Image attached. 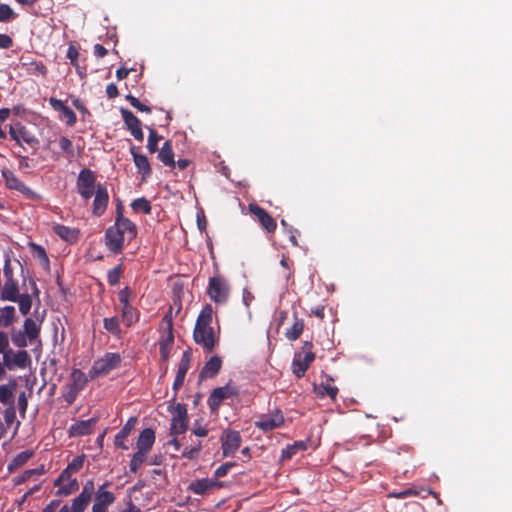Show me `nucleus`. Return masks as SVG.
Returning <instances> with one entry per match:
<instances>
[{"instance_id": "1", "label": "nucleus", "mask_w": 512, "mask_h": 512, "mask_svg": "<svg viewBox=\"0 0 512 512\" xmlns=\"http://www.w3.org/2000/svg\"><path fill=\"white\" fill-rule=\"evenodd\" d=\"M136 226L123 215L116 217L115 224L109 227L105 233V244L113 253H120L124 242L136 237Z\"/></svg>"}, {"instance_id": "2", "label": "nucleus", "mask_w": 512, "mask_h": 512, "mask_svg": "<svg viewBox=\"0 0 512 512\" xmlns=\"http://www.w3.org/2000/svg\"><path fill=\"white\" fill-rule=\"evenodd\" d=\"M212 320L213 308L211 305H206L198 315L193 331L195 342L201 345L207 352H211L217 342V337L211 326Z\"/></svg>"}, {"instance_id": "3", "label": "nucleus", "mask_w": 512, "mask_h": 512, "mask_svg": "<svg viewBox=\"0 0 512 512\" xmlns=\"http://www.w3.org/2000/svg\"><path fill=\"white\" fill-rule=\"evenodd\" d=\"M315 355L312 351V344L304 342L301 350L295 354L292 362V371L296 377L301 378L314 361Z\"/></svg>"}, {"instance_id": "4", "label": "nucleus", "mask_w": 512, "mask_h": 512, "mask_svg": "<svg viewBox=\"0 0 512 512\" xmlns=\"http://www.w3.org/2000/svg\"><path fill=\"white\" fill-rule=\"evenodd\" d=\"M160 327L163 332L159 341L160 355L163 361H167L174 343L173 322L170 312L164 316Z\"/></svg>"}, {"instance_id": "5", "label": "nucleus", "mask_w": 512, "mask_h": 512, "mask_svg": "<svg viewBox=\"0 0 512 512\" xmlns=\"http://www.w3.org/2000/svg\"><path fill=\"white\" fill-rule=\"evenodd\" d=\"M87 383L86 375L79 369H74L71 373V381L66 385L63 391V398L68 404H72L78 394L84 389Z\"/></svg>"}, {"instance_id": "6", "label": "nucleus", "mask_w": 512, "mask_h": 512, "mask_svg": "<svg viewBox=\"0 0 512 512\" xmlns=\"http://www.w3.org/2000/svg\"><path fill=\"white\" fill-rule=\"evenodd\" d=\"M172 415L170 432L173 436L183 434L188 428L187 409L185 405L176 403L170 406Z\"/></svg>"}, {"instance_id": "7", "label": "nucleus", "mask_w": 512, "mask_h": 512, "mask_svg": "<svg viewBox=\"0 0 512 512\" xmlns=\"http://www.w3.org/2000/svg\"><path fill=\"white\" fill-rule=\"evenodd\" d=\"M121 357L118 353H106L96 360L90 370L91 377L107 375L110 371L119 366Z\"/></svg>"}, {"instance_id": "8", "label": "nucleus", "mask_w": 512, "mask_h": 512, "mask_svg": "<svg viewBox=\"0 0 512 512\" xmlns=\"http://www.w3.org/2000/svg\"><path fill=\"white\" fill-rule=\"evenodd\" d=\"M230 288L225 279L216 276L209 280L207 293L210 299L216 303H224L229 296Z\"/></svg>"}, {"instance_id": "9", "label": "nucleus", "mask_w": 512, "mask_h": 512, "mask_svg": "<svg viewBox=\"0 0 512 512\" xmlns=\"http://www.w3.org/2000/svg\"><path fill=\"white\" fill-rule=\"evenodd\" d=\"M95 183L96 177L91 170H81L77 179V190L81 197H83L85 200L90 199L97 188Z\"/></svg>"}, {"instance_id": "10", "label": "nucleus", "mask_w": 512, "mask_h": 512, "mask_svg": "<svg viewBox=\"0 0 512 512\" xmlns=\"http://www.w3.org/2000/svg\"><path fill=\"white\" fill-rule=\"evenodd\" d=\"M220 440L224 457L234 455L242 442L239 432L234 430H225L222 433Z\"/></svg>"}, {"instance_id": "11", "label": "nucleus", "mask_w": 512, "mask_h": 512, "mask_svg": "<svg viewBox=\"0 0 512 512\" xmlns=\"http://www.w3.org/2000/svg\"><path fill=\"white\" fill-rule=\"evenodd\" d=\"M93 493L94 483L92 480L87 481L83 486L81 493L72 500L69 512H84L91 501Z\"/></svg>"}, {"instance_id": "12", "label": "nucleus", "mask_w": 512, "mask_h": 512, "mask_svg": "<svg viewBox=\"0 0 512 512\" xmlns=\"http://www.w3.org/2000/svg\"><path fill=\"white\" fill-rule=\"evenodd\" d=\"M55 486L58 487L57 495L68 496L76 492L79 488V484L76 478L73 477L72 473L63 470L57 480Z\"/></svg>"}, {"instance_id": "13", "label": "nucleus", "mask_w": 512, "mask_h": 512, "mask_svg": "<svg viewBox=\"0 0 512 512\" xmlns=\"http://www.w3.org/2000/svg\"><path fill=\"white\" fill-rule=\"evenodd\" d=\"M2 176L8 188L14 189L30 199L37 197V194L33 192L29 187H27L22 181H20L11 170L3 169Z\"/></svg>"}, {"instance_id": "14", "label": "nucleus", "mask_w": 512, "mask_h": 512, "mask_svg": "<svg viewBox=\"0 0 512 512\" xmlns=\"http://www.w3.org/2000/svg\"><path fill=\"white\" fill-rule=\"evenodd\" d=\"M237 392L236 387L230 384L214 389L208 398L209 407L213 411L217 410L223 400L236 395Z\"/></svg>"}, {"instance_id": "15", "label": "nucleus", "mask_w": 512, "mask_h": 512, "mask_svg": "<svg viewBox=\"0 0 512 512\" xmlns=\"http://www.w3.org/2000/svg\"><path fill=\"white\" fill-rule=\"evenodd\" d=\"M107 484L101 485L95 496V501L92 506V512H107V508L115 501V496L112 492L106 490Z\"/></svg>"}, {"instance_id": "16", "label": "nucleus", "mask_w": 512, "mask_h": 512, "mask_svg": "<svg viewBox=\"0 0 512 512\" xmlns=\"http://www.w3.org/2000/svg\"><path fill=\"white\" fill-rule=\"evenodd\" d=\"M284 422V417L280 411H275L267 415H263L255 422L256 426L263 431H271Z\"/></svg>"}, {"instance_id": "17", "label": "nucleus", "mask_w": 512, "mask_h": 512, "mask_svg": "<svg viewBox=\"0 0 512 512\" xmlns=\"http://www.w3.org/2000/svg\"><path fill=\"white\" fill-rule=\"evenodd\" d=\"M94 194L95 198L93 201L92 213L95 216H101L105 212L108 205V191L104 185L98 184Z\"/></svg>"}, {"instance_id": "18", "label": "nucleus", "mask_w": 512, "mask_h": 512, "mask_svg": "<svg viewBox=\"0 0 512 512\" xmlns=\"http://www.w3.org/2000/svg\"><path fill=\"white\" fill-rule=\"evenodd\" d=\"M122 118L131 134L138 141H143L144 134L141 129L140 120L129 110L121 109Z\"/></svg>"}, {"instance_id": "19", "label": "nucleus", "mask_w": 512, "mask_h": 512, "mask_svg": "<svg viewBox=\"0 0 512 512\" xmlns=\"http://www.w3.org/2000/svg\"><path fill=\"white\" fill-rule=\"evenodd\" d=\"M9 134L17 144H20L21 141L29 145L37 142L36 138L19 122L10 126Z\"/></svg>"}, {"instance_id": "20", "label": "nucleus", "mask_w": 512, "mask_h": 512, "mask_svg": "<svg viewBox=\"0 0 512 512\" xmlns=\"http://www.w3.org/2000/svg\"><path fill=\"white\" fill-rule=\"evenodd\" d=\"M249 211L258 219L267 232H273L276 229L275 220L264 209L256 204H250Z\"/></svg>"}, {"instance_id": "21", "label": "nucleus", "mask_w": 512, "mask_h": 512, "mask_svg": "<svg viewBox=\"0 0 512 512\" xmlns=\"http://www.w3.org/2000/svg\"><path fill=\"white\" fill-rule=\"evenodd\" d=\"M96 424V419L91 418L88 420H82L77 421L69 428V434L70 436L76 437V436H84L91 434L94 426Z\"/></svg>"}, {"instance_id": "22", "label": "nucleus", "mask_w": 512, "mask_h": 512, "mask_svg": "<svg viewBox=\"0 0 512 512\" xmlns=\"http://www.w3.org/2000/svg\"><path fill=\"white\" fill-rule=\"evenodd\" d=\"M137 424V418L131 417L128 419L123 428L115 436V445L123 450H128L126 439Z\"/></svg>"}, {"instance_id": "23", "label": "nucleus", "mask_w": 512, "mask_h": 512, "mask_svg": "<svg viewBox=\"0 0 512 512\" xmlns=\"http://www.w3.org/2000/svg\"><path fill=\"white\" fill-rule=\"evenodd\" d=\"M154 442H155L154 431L150 428L144 429L140 433L137 443H136L137 451H141V452L148 454L150 452V450L152 449Z\"/></svg>"}, {"instance_id": "24", "label": "nucleus", "mask_w": 512, "mask_h": 512, "mask_svg": "<svg viewBox=\"0 0 512 512\" xmlns=\"http://www.w3.org/2000/svg\"><path fill=\"white\" fill-rule=\"evenodd\" d=\"M56 235L61 239L68 242H75L79 237V231L61 224H57L53 227Z\"/></svg>"}, {"instance_id": "25", "label": "nucleus", "mask_w": 512, "mask_h": 512, "mask_svg": "<svg viewBox=\"0 0 512 512\" xmlns=\"http://www.w3.org/2000/svg\"><path fill=\"white\" fill-rule=\"evenodd\" d=\"M33 456V452L30 450L22 451L17 454L8 464L7 469L9 472H14L17 469L24 466L28 460Z\"/></svg>"}, {"instance_id": "26", "label": "nucleus", "mask_w": 512, "mask_h": 512, "mask_svg": "<svg viewBox=\"0 0 512 512\" xmlns=\"http://www.w3.org/2000/svg\"><path fill=\"white\" fill-rule=\"evenodd\" d=\"M221 364L222 362L219 357L214 356L210 358L209 361L204 365L201 371V376L206 378L215 376L219 372Z\"/></svg>"}, {"instance_id": "27", "label": "nucleus", "mask_w": 512, "mask_h": 512, "mask_svg": "<svg viewBox=\"0 0 512 512\" xmlns=\"http://www.w3.org/2000/svg\"><path fill=\"white\" fill-rule=\"evenodd\" d=\"M17 295H18L17 283L13 279L8 278L3 287V290L1 293V299L8 300V301H16Z\"/></svg>"}, {"instance_id": "28", "label": "nucleus", "mask_w": 512, "mask_h": 512, "mask_svg": "<svg viewBox=\"0 0 512 512\" xmlns=\"http://www.w3.org/2000/svg\"><path fill=\"white\" fill-rule=\"evenodd\" d=\"M131 154L133 156V160L136 167L143 174V176L149 175L151 169L147 157L145 155L137 153L134 147L131 148Z\"/></svg>"}, {"instance_id": "29", "label": "nucleus", "mask_w": 512, "mask_h": 512, "mask_svg": "<svg viewBox=\"0 0 512 512\" xmlns=\"http://www.w3.org/2000/svg\"><path fill=\"white\" fill-rule=\"evenodd\" d=\"M218 486V483L213 479H200L195 482H193L190 485V488L192 491L198 495L204 494L209 489H212L214 487Z\"/></svg>"}, {"instance_id": "30", "label": "nucleus", "mask_w": 512, "mask_h": 512, "mask_svg": "<svg viewBox=\"0 0 512 512\" xmlns=\"http://www.w3.org/2000/svg\"><path fill=\"white\" fill-rule=\"evenodd\" d=\"M188 368H189V357H188L187 353H184V355L179 363L177 375H176V378L174 381L175 389H177L179 386H181L183 384L185 375L188 371Z\"/></svg>"}, {"instance_id": "31", "label": "nucleus", "mask_w": 512, "mask_h": 512, "mask_svg": "<svg viewBox=\"0 0 512 512\" xmlns=\"http://www.w3.org/2000/svg\"><path fill=\"white\" fill-rule=\"evenodd\" d=\"M159 159L165 164L170 167H175L176 163L174 161V154L172 151V146L170 141H166L164 145L162 146L159 155Z\"/></svg>"}, {"instance_id": "32", "label": "nucleus", "mask_w": 512, "mask_h": 512, "mask_svg": "<svg viewBox=\"0 0 512 512\" xmlns=\"http://www.w3.org/2000/svg\"><path fill=\"white\" fill-rule=\"evenodd\" d=\"M303 329H304L303 320L295 319L292 327L286 331L285 336L288 340L295 341L300 337V335L303 332Z\"/></svg>"}, {"instance_id": "33", "label": "nucleus", "mask_w": 512, "mask_h": 512, "mask_svg": "<svg viewBox=\"0 0 512 512\" xmlns=\"http://www.w3.org/2000/svg\"><path fill=\"white\" fill-rule=\"evenodd\" d=\"M23 329H24L25 335L30 340H33V339H35L38 336L39 331H40V326H39V324L36 321H34L33 319L28 318L24 322Z\"/></svg>"}, {"instance_id": "34", "label": "nucleus", "mask_w": 512, "mask_h": 512, "mask_svg": "<svg viewBox=\"0 0 512 512\" xmlns=\"http://www.w3.org/2000/svg\"><path fill=\"white\" fill-rule=\"evenodd\" d=\"M122 321L126 326H131L138 321V313L132 306L122 307Z\"/></svg>"}, {"instance_id": "35", "label": "nucleus", "mask_w": 512, "mask_h": 512, "mask_svg": "<svg viewBox=\"0 0 512 512\" xmlns=\"http://www.w3.org/2000/svg\"><path fill=\"white\" fill-rule=\"evenodd\" d=\"M315 390L319 396L324 397L327 395L331 399H335L338 393L337 387L330 385L329 383H322L318 387H316Z\"/></svg>"}, {"instance_id": "36", "label": "nucleus", "mask_w": 512, "mask_h": 512, "mask_svg": "<svg viewBox=\"0 0 512 512\" xmlns=\"http://www.w3.org/2000/svg\"><path fill=\"white\" fill-rule=\"evenodd\" d=\"M0 318H1L0 324L5 326V327H8L14 321V318H15V308L13 306H5L1 310Z\"/></svg>"}, {"instance_id": "37", "label": "nucleus", "mask_w": 512, "mask_h": 512, "mask_svg": "<svg viewBox=\"0 0 512 512\" xmlns=\"http://www.w3.org/2000/svg\"><path fill=\"white\" fill-rule=\"evenodd\" d=\"M147 453L136 451L130 461V470L133 473H137L141 465L145 462Z\"/></svg>"}, {"instance_id": "38", "label": "nucleus", "mask_w": 512, "mask_h": 512, "mask_svg": "<svg viewBox=\"0 0 512 512\" xmlns=\"http://www.w3.org/2000/svg\"><path fill=\"white\" fill-rule=\"evenodd\" d=\"M17 16V13L9 5L0 4V22H10Z\"/></svg>"}, {"instance_id": "39", "label": "nucleus", "mask_w": 512, "mask_h": 512, "mask_svg": "<svg viewBox=\"0 0 512 512\" xmlns=\"http://www.w3.org/2000/svg\"><path fill=\"white\" fill-rule=\"evenodd\" d=\"M104 328L114 334L119 336L121 334V329L119 326V320L117 317H111V318H104L103 320Z\"/></svg>"}, {"instance_id": "40", "label": "nucleus", "mask_w": 512, "mask_h": 512, "mask_svg": "<svg viewBox=\"0 0 512 512\" xmlns=\"http://www.w3.org/2000/svg\"><path fill=\"white\" fill-rule=\"evenodd\" d=\"M305 445L302 442H297L291 446L286 447L282 450L281 460H289L296 454L298 450H304Z\"/></svg>"}, {"instance_id": "41", "label": "nucleus", "mask_w": 512, "mask_h": 512, "mask_svg": "<svg viewBox=\"0 0 512 512\" xmlns=\"http://www.w3.org/2000/svg\"><path fill=\"white\" fill-rule=\"evenodd\" d=\"M131 206L136 212H144L145 214H149L151 211V205L145 198H138L134 200Z\"/></svg>"}, {"instance_id": "42", "label": "nucleus", "mask_w": 512, "mask_h": 512, "mask_svg": "<svg viewBox=\"0 0 512 512\" xmlns=\"http://www.w3.org/2000/svg\"><path fill=\"white\" fill-rule=\"evenodd\" d=\"M16 301H18L20 312L23 315L28 314L32 306L31 297L28 294H22Z\"/></svg>"}, {"instance_id": "43", "label": "nucleus", "mask_w": 512, "mask_h": 512, "mask_svg": "<svg viewBox=\"0 0 512 512\" xmlns=\"http://www.w3.org/2000/svg\"><path fill=\"white\" fill-rule=\"evenodd\" d=\"M0 402L13 405V391L7 385H0Z\"/></svg>"}, {"instance_id": "44", "label": "nucleus", "mask_w": 512, "mask_h": 512, "mask_svg": "<svg viewBox=\"0 0 512 512\" xmlns=\"http://www.w3.org/2000/svg\"><path fill=\"white\" fill-rule=\"evenodd\" d=\"M201 450V443L198 442L196 445L191 447H185L182 451V457L187 459H195L198 457Z\"/></svg>"}, {"instance_id": "45", "label": "nucleus", "mask_w": 512, "mask_h": 512, "mask_svg": "<svg viewBox=\"0 0 512 512\" xmlns=\"http://www.w3.org/2000/svg\"><path fill=\"white\" fill-rule=\"evenodd\" d=\"M83 464L84 457L77 456L68 464V466L64 470L68 471L69 473L75 474L82 468Z\"/></svg>"}, {"instance_id": "46", "label": "nucleus", "mask_w": 512, "mask_h": 512, "mask_svg": "<svg viewBox=\"0 0 512 512\" xmlns=\"http://www.w3.org/2000/svg\"><path fill=\"white\" fill-rule=\"evenodd\" d=\"M16 419V411L13 405H10V407L6 408L4 411V421L5 425H1L5 428V430L10 427V425L15 421Z\"/></svg>"}, {"instance_id": "47", "label": "nucleus", "mask_w": 512, "mask_h": 512, "mask_svg": "<svg viewBox=\"0 0 512 512\" xmlns=\"http://www.w3.org/2000/svg\"><path fill=\"white\" fill-rule=\"evenodd\" d=\"M61 119L64 120L67 125L72 126L76 122V114L66 106L61 112Z\"/></svg>"}, {"instance_id": "48", "label": "nucleus", "mask_w": 512, "mask_h": 512, "mask_svg": "<svg viewBox=\"0 0 512 512\" xmlns=\"http://www.w3.org/2000/svg\"><path fill=\"white\" fill-rule=\"evenodd\" d=\"M158 140L159 136L155 132V130L151 129L148 137L147 148L150 152L154 153L158 149Z\"/></svg>"}, {"instance_id": "49", "label": "nucleus", "mask_w": 512, "mask_h": 512, "mask_svg": "<svg viewBox=\"0 0 512 512\" xmlns=\"http://www.w3.org/2000/svg\"><path fill=\"white\" fill-rule=\"evenodd\" d=\"M28 359V353L22 350L14 355L13 362L16 366L23 368L26 366Z\"/></svg>"}, {"instance_id": "50", "label": "nucleus", "mask_w": 512, "mask_h": 512, "mask_svg": "<svg viewBox=\"0 0 512 512\" xmlns=\"http://www.w3.org/2000/svg\"><path fill=\"white\" fill-rule=\"evenodd\" d=\"M60 505V501L54 500L51 501L42 512H69V507L67 505H63L59 510L57 508Z\"/></svg>"}, {"instance_id": "51", "label": "nucleus", "mask_w": 512, "mask_h": 512, "mask_svg": "<svg viewBox=\"0 0 512 512\" xmlns=\"http://www.w3.org/2000/svg\"><path fill=\"white\" fill-rule=\"evenodd\" d=\"M59 147L67 155H73V144L67 137H61L59 139Z\"/></svg>"}, {"instance_id": "52", "label": "nucleus", "mask_w": 512, "mask_h": 512, "mask_svg": "<svg viewBox=\"0 0 512 512\" xmlns=\"http://www.w3.org/2000/svg\"><path fill=\"white\" fill-rule=\"evenodd\" d=\"M121 268L115 267L108 272L107 279L111 285H116L120 280Z\"/></svg>"}, {"instance_id": "53", "label": "nucleus", "mask_w": 512, "mask_h": 512, "mask_svg": "<svg viewBox=\"0 0 512 512\" xmlns=\"http://www.w3.org/2000/svg\"><path fill=\"white\" fill-rule=\"evenodd\" d=\"M127 100L130 102V104L134 108L138 109L139 111L147 112V113H149L151 111L148 106L143 105L136 97H134L132 95H128Z\"/></svg>"}, {"instance_id": "54", "label": "nucleus", "mask_w": 512, "mask_h": 512, "mask_svg": "<svg viewBox=\"0 0 512 512\" xmlns=\"http://www.w3.org/2000/svg\"><path fill=\"white\" fill-rule=\"evenodd\" d=\"M130 296H131V291L128 287L122 289L119 292L118 297H119L120 303L122 304V307L131 306L129 304Z\"/></svg>"}, {"instance_id": "55", "label": "nucleus", "mask_w": 512, "mask_h": 512, "mask_svg": "<svg viewBox=\"0 0 512 512\" xmlns=\"http://www.w3.org/2000/svg\"><path fill=\"white\" fill-rule=\"evenodd\" d=\"M235 464L232 463V462H228V463H225L221 466H219L216 471H215V476L217 478H221V477H224L227 475V473L230 471V469L234 466Z\"/></svg>"}, {"instance_id": "56", "label": "nucleus", "mask_w": 512, "mask_h": 512, "mask_svg": "<svg viewBox=\"0 0 512 512\" xmlns=\"http://www.w3.org/2000/svg\"><path fill=\"white\" fill-rule=\"evenodd\" d=\"M9 346L8 337L4 332H0V353L4 354V360L6 361V351Z\"/></svg>"}, {"instance_id": "57", "label": "nucleus", "mask_w": 512, "mask_h": 512, "mask_svg": "<svg viewBox=\"0 0 512 512\" xmlns=\"http://www.w3.org/2000/svg\"><path fill=\"white\" fill-rule=\"evenodd\" d=\"M417 495V492L413 489H406V490H403L401 492H398V493H391L389 496L390 497H395V498H406V497H409V496H415Z\"/></svg>"}, {"instance_id": "58", "label": "nucleus", "mask_w": 512, "mask_h": 512, "mask_svg": "<svg viewBox=\"0 0 512 512\" xmlns=\"http://www.w3.org/2000/svg\"><path fill=\"white\" fill-rule=\"evenodd\" d=\"M12 38L6 34H0V48L8 49L12 46Z\"/></svg>"}, {"instance_id": "59", "label": "nucleus", "mask_w": 512, "mask_h": 512, "mask_svg": "<svg viewBox=\"0 0 512 512\" xmlns=\"http://www.w3.org/2000/svg\"><path fill=\"white\" fill-rule=\"evenodd\" d=\"M50 104L55 110L59 112H62V110L66 107V105H64V103L61 100L55 98L50 99Z\"/></svg>"}, {"instance_id": "60", "label": "nucleus", "mask_w": 512, "mask_h": 512, "mask_svg": "<svg viewBox=\"0 0 512 512\" xmlns=\"http://www.w3.org/2000/svg\"><path fill=\"white\" fill-rule=\"evenodd\" d=\"M192 432L198 437H205L208 434V430L203 426H195Z\"/></svg>"}, {"instance_id": "61", "label": "nucleus", "mask_w": 512, "mask_h": 512, "mask_svg": "<svg viewBox=\"0 0 512 512\" xmlns=\"http://www.w3.org/2000/svg\"><path fill=\"white\" fill-rule=\"evenodd\" d=\"M94 54L97 57H104L107 54V49L100 44H96L94 46Z\"/></svg>"}, {"instance_id": "62", "label": "nucleus", "mask_w": 512, "mask_h": 512, "mask_svg": "<svg viewBox=\"0 0 512 512\" xmlns=\"http://www.w3.org/2000/svg\"><path fill=\"white\" fill-rule=\"evenodd\" d=\"M106 93L109 98H115L118 95V89L116 85L109 84L106 88Z\"/></svg>"}, {"instance_id": "63", "label": "nucleus", "mask_w": 512, "mask_h": 512, "mask_svg": "<svg viewBox=\"0 0 512 512\" xmlns=\"http://www.w3.org/2000/svg\"><path fill=\"white\" fill-rule=\"evenodd\" d=\"M128 74H129V70L126 68H119L116 71V76H117L118 80H122V79L126 78L128 76Z\"/></svg>"}, {"instance_id": "64", "label": "nucleus", "mask_w": 512, "mask_h": 512, "mask_svg": "<svg viewBox=\"0 0 512 512\" xmlns=\"http://www.w3.org/2000/svg\"><path fill=\"white\" fill-rule=\"evenodd\" d=\"M121 512H141V510L135 506L132 502H129L128 508L125 510H122Z\"/></svg>"}]
</instances>
